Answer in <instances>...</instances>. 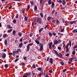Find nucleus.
I'll return each mask as SVG.
<instances>
[{
    "label": "nucleus",
    "mask_w": 77,
    "mask_h": 77,
    "mask_svg": "<svg viewBox=\"0 0 77 77\" xmlns=\"http://www.w3.org/2000/svg\"><path fill=\"white\" fill-rule=\"evenodd\" d=\"M54 51L55 53L57 54V55H58V56H59V57H62V54L60 53H59V54H60L59 55V54H58V53H57V51L55 50H54Z\"/></svg>",
    "instance_id": "nucleus-1"
},
{
    "label": "nucleus",
    "mask_w": 77,
    "mask_h": 77,
    "mask_svg": "<svg viewBox=\"0 0 77 77\" xmlns=\"http://www.w3.org/2000/svg\"><path fill=\"white\" fill-rule=\"evenodd\" d=\"M43 76H45V72H43L42 71L41 72H40L39 73V77H41L42 75H43Z\"/></svg>",
    "instance_id": "nucleus-2"
},
{
    "label": "nucleus",
    "mask_w": 77,
    "mask_h": 77,
    "mask_svg": "<svg viewBox=\"0 0 77 77\" xmlns=\"http://www.w3.org/2000/svg\"><path fill=\"white\" fill-rule=\"evenodd\" d=\"M37 22H38L39 24H41L42 23V20L40 18H38L37 19Z\"/></svg>",
    "instance_id": "nucleus-3"
},
{
    "label": "nucleus",
    "mask_w": 77,
    "mask_h": 77,
    "mask_svg": "<svg viewBox=\"0 0 77 77\" xmlns=\"http://www.w3.org/2000/svg\"><path fill=\"white\" fill-rule=\"evenodd\" d=\"M39 46H40L41 47L40 48V51H42V50H43V45L42 43H40Z\"/></svg>",
    "instance_id": "nucleus-4"
},
{
    "label": "nucleus",
    "mask_w": 77,
    "mask_h": 77,
    "mask_svg": "<svg viewBox=\"0 0 77 77\" xmlns=\"http://www.w3.org/2000/svg\"><path fill=\"white\" fill-rule=\"evenodd\" d=\"M18 53V51H13V56H15V53Z\"/></svg>",
    "instance_id": "nucleus-5"
},
{
    "label": "nucleus",
    "mask_w": 77,
    "mask_h": 77,
    "mask_svg": "<svg viewBox=\"0 0 77 77\" xmlns=\"http://www.w3.org/2000/svg\"><path fill=\"white\" fill-rule=\"evenodd\" d=\"M49 62L51 64L53 63V59L52 58H50L49 59Z\"/></svg>",
    "instance_id": "nucleus-6"
},
{
    "label": "nucleus",
    "mask_w": 77,
    "mask_h": 77,
    "mask_svg": "<svg viewBox=\"0 0 77 77\" xmlns=\"http://www.w3.org/2000/svg\"><path fill=\"white\" fill-rule=\"evenodd\" d=\"M6 55L5 54H4L2 55V58H5L6 57Z\"/></svg>",
    "instance_id": "nucleus-7"
},
{
    "label": "nucleus",
    "mask_w": 77,
    "mask_h": 77,
    "mask_svg": "<svg viewBox=\"0 0 77 77\" xmlns=\"http://www.w3.org/2000/svg\"><path fill=\"white\" fill-rule=\"evenodd\" d=\"M77 21H70V24H73L74 23H76Z\"/></svg>",
    "instance_id": "nucleus-8"
},
{
    "label": "nucleus",
    "mask_w": 77,
    "mask_h": 77,
    "mask_svg": "<svg viewBox=\"0 0 77 77\" xmlns=\"http://www.w3.org/2000/svg\"><path fill=\"white\" fill-rule=\"evenodd\" d=\"M31 74V73H27L25 74V75H26V76H29V75H30Z\"/></svg>",
    "instance_id": "nucleus-9"
},
{
    "label": "nucleus",
    "mask_w": 77,
    "mask_h": 77,
    "mask_svg": "<svg viewBox=\"0 0 77 77\" xmlns=\"http://www.w3.org/2000/svg\"><path fill=\"white\" fill-rule=\"evenodd\" d=\"M56 24L57 25H59V24H60V22L58 20H57L56 21Z\"/></svg>",
    "instance_id": "nucleus-10"
},
{
    "label": "nucleus",
    "mask_w": 77,
    "mask_h": 77,
    "mask_svg": "<svg viewBox=\"0 0 77 77\" xmlns=\"http://www.w3.org/2000/svg\"><path fill=\"white\" fill-rule=\"evenodd\" d=\"M7 27L9 29H12V26H11L10 25H8Z\"/></svg>",
    "instance_id": "nucleus-11"
},
{
    "label": "nucleus",
    "mask_w": 77,
    "mask_h": 77,
    "mask_svg": "<svg viewBox=\"0 0 77 77\" xmlns=\"http://www.w3.org/2000/svg\"><path fill=\"white\" fill-rule=\"evenodd\" d=\"M48 3L49 5H50L52 3V1L51 0H49L48 1Z\"/></svg>",
    "instance_id": "nucleus-12"
},
{
    "label": "nucleus",
    "mask_w": 77,
    "mask_h": 77,
    "mask_svg": "<svg viewBox=\"0 0 77 77\" xmlns=\"http://www.w3.org/2000/svg\"><path fill=\"white\" fill-rule=\"evenodd\" d=\"M18 35H19V36H20V37H21L22 35V33L19 32L18 33Z\"/></svg>",
    "instance_id": "nucleus-13"
},
{
    "label": "nucleus",
    "mask_w": 77,
    "mask_h": 77,
    "mask_svg": "<svg viewBox=\"0 0 77 77\" xmlns=\"http://www.w3.org/2000/svg\"><path fill=\"white\" fill-rule=\"evenodd\" d=\"M54 44L56 45V44H58V42L57 40H55L54 41Z\"/></svg>",
    "instance_id": "nucleus-14"
},
{
    "label": "nucleus",
    "mask_w": 77,
    "mask_h": 77,
    "mask_svg": "<svg viewBox=\"0 0 77 77\" xmlns=\"http://www.w3.org/2000/svg\"><path fill=\"white\" fill-rule=\"evenodd\" d=\"M16 32L15 31V30H14L13 31V32H12V35H15V34L16 33Z\"/></svg>",
    "instance_id": "nucleus-15"
},
{
    "label": "nucleus",
    "mask_w": 77,
    "mask_h": 77,
    "mask_svg": "<svg viewBox=\"0 0 77 77\" xmlns=\"http://www.w3.org/2000/svg\"><path fill=\"white\" fill-rule=\"evenodd\" d=\"M8 43V42H7V40H5L4 41V44L5 45H7V44Z\"/></svg>",
    "instance_id": "nucleus-16"
},
{
    "label": "nucleus",
    "mask_w": 77,
    "mask_h": 77,
    "mask_svg": "<svg viewBox=\"0 0 77 77\" xmlns=\"http://www.w3.org/2000/svg\"><path fill=\"white\" fill-rule=\"evenodd\" d=\"M23 43H20L19 45V47L20 48H21V47L23 46Z\"/></svg>",
    "instance_id": "nucleus-17"
},
{
    "label": "nucleus",
    "mask_w": 77,
    "mask_h": 77,
    "mask_svg": "<svg viewBox=\"0 0 77 77\" xmlns=\"http://www.w3.org/2000/svg\"><path fill=\"white\" fill-rule=\"evenodd\" d=\"M27 19H28V17L25 16L24 17V20H25V21H27Z\"/></svg>",
    "instance_id": "nucleus-18"
},
{
    "label": "nucleus",
    "mask_w": 77,
    "mask_h": 77,
    "mask_svg": "<svg viewBox=\"0 0 77 77\" xmlns=\"http://www.w3.org/2000/svg\"><path fill=\"white\" fill-rule=\"evenodd\" d=\"M30 49V47H29V46H28L27 47V50L28 51H29V49Z\"/></svg>",
    "instance_id": "nucleus-19"
},
{
    "label": "nucleus",
    "mask_w": 77,
    "mask_h": 77,
    "mask_svg": "<svg viewBox=\"0 0 77 77\" xmlns=\"http://www.w3.org/2000/svg\"><path fill=\"white\" fill-rule=\"evenodd\" d=\"M62 4L63 5V6H64V5H65V4L66 3V2H65V1H63L62 2Z\"/></svg>",
    "instance_id": "nucleus-20"
},
{
    "label": "nucleus",
    "mask_w": 77,
    "mask_h": 77,
    "mask_svg": "<svg viewBox=\"0 0 77 77\" xmlns=\"http://www.w3.org/2000/svg\"><path fill=\"white\" fill-rule=\"evenodd\" d=\"M48 34L50 36H53V34H52L51 32H49Z\"/></svg>",
    "instance_id": "nucleus-21"
},
{
    "label": "nucleus",
    "mask_w": 77,
    "mask_h": 77,
    "mask_svg": "<svg viewBox=\"0 0 77 77\" xmlns=\"http://www.w3.org/2000/svg\"><path fill=\"white\" fill-rule=\"evenodd\" d=\"M35 42H36V43L37 44H39V42L37 40H35Z\"/></svg>",
    "instance_id": "nucleus-22"
},
{
    "label": "nucleus",
    "mask_w": 77,
    "mask_h": 77,
    "mask_svg": "<svg viewBox=\"0 0 77 77\" xmlns=\"http://www.w3.org/2000/svg\"><path fill=\"white\" fill-rule=\"evenodd\" d=\"M54 3L53 2H52L51 5V7H52V8H54Z\"/></svg>",
    "instance_id": "nucleus-23"
},
{
    "label": "nucleus",
    "mask_w": 77,
    "mask_h": 77,
    "mask_svg": "<svg viewBox=\"0 0 77 77\" xmlns=\"http://www.w3.org/2000/svg\"><path fill=\"white\" fill-rule=\"evenodd\" d=\"M12 29H10L7 31V32L8 33H10V32H11V31H12Z\"/></svg>",
    "instance_id": "nucleus-24"
},
{
    "label": "nucleus",
    "mask_w": 77,
    "mask_h": 77,
    "mask_svg": "<svg viewBox=\"0 0 77 77\" xmlns=\"http://www.w3.org/2000/svg\"><path fill=\"white\" fill-rule=\"evenodd\" d=\"M72 62V60L71 59H70L69 61L68 62V63L70 64L71 62Z\"/></svg>",
    "instance_id": "nucleus-25"
},
{
    "label": "nucleus",
    "mask_w": 77,
    "mask_h": 77,
    "mask_svg": "<svg viewBox=\"0 0 77 77\" xmlns=\"http://www.w3.org/2000/svg\"><path fill=\"white\" fill-rule=\"evenodd\" d=\"M9 66V65L8 64H5V68H7Z\"/></svg>",
    "instance_id": "nucleus-26"
},
{
    "label": "nucleus",
    "mask_w": 77,
    "mask_h": 77,
    "mask_svg": "<svg viewBox=\"0 0 77 77\" xmlns=\"http://www.w3.org/2000/svg\"><path fill=\"white\" fill-rule=\"evenodd\" d=\"M42 30H43V28H42L41 29H40L39 30V32L41 33V32H42Z\"/></svg>",
    "instance_id": "nucleus-27"
},
{
    "label": "nucleus",
    "mask_w": 77,
    "mask_h": 77,
    "mask_svg": "<svg viewBox=\"0 0 77 77\" xmlns=\"http://www.w3.org/2000/svg\"><path fill=\"white\" fill-rule=\"evenodd\" d=\"M51 19V17H48L47 18L48 21H49V20H50Z\"/></svg>",
    "instance_id": "nucleus-28"
},
{
    "label": "nucleus",
    "mask_w": 77,
    "mask_h": 77,
    "mask_svg": "<svg viewBox=\"0 0 77 77\" xmlns=\"http://www.w3.org/2000/svg\"><path fill=\"white\" fill-rule=\"evenodd\" d=\"M48 27V25H45V27L44 28L45 30H46V29H47V28Z\"/></svg>",
    "instance_id": "nucleus-29"
},
{
    "label": "nucleus",
    "mask_w": 77,
    "mask_h": 77,
    "mask_svg": "<svg viewBox=\"0 0 77 77\" xmlns=\"http://www.w3.org/2000/svg\"><path fill=\"white\" fill-rule=\"evenodd\" d=\"M72 54H73V55H75V51H73L72 52Z\"/></svg>",
    "instance_id": "nucleus-30"
},
{
    "label": "nucleus",
    "mask_w": 77,
    "mask_h": 77,
    "mask_svg": "<svg viewBox=\"0 0 77 77\" xmlns=\"http://www.w3.org/2000/svg\"><path fill=\"white\" fill-rule=\"evenodd\" d=\"M30 9V6H29V5H28V7L27 8V11H28Z\"/></svg>",
    "instance_id": "nucleus-31"
},
{
    "label": "nucleus",
    "mask_w": 77,
    "mask_h": 77,
    "mask_svg": "<svg viewBox=\"0 0 77 77\" xmlns=\"http://www.w3.org/2000/svg\"><path fill=\"white\" fill-rule=\"evenodd\" d=\"M58 49L59 50H60V51H61L62 50V49H61V48L59 47H58Z\"/></svg>",
    "instance_id": "nucleus-32"
},
{
    "label": "nucleus",
    "mask_w": 77,
    "mask_h": 77,
    "mask_svg": "<svg viewBox=\"0 0 77 77\" xmlns=\"http://www.w3.org/2000/svg\"><path fill=\"white\" fill-rule=\"evenodd\" d=\"M34 9H35V11H37V6H35V7H34Z\"/></svg>",
    "instance_id": "nucleus-33"
},
{
    "label": "nucleus",
    "mask_w": 77,
    "mask_h": 77,
    "mask_svg": "<svg viewBox=\"0 0 77 77\" xmlns=\"http://www.w3.org/2000/svg\"><path fill=\"white\" fill-rule=\"evenodd\" d=\"M57 2H59V3H62V0H57Z\"/></svg>",
    "instance_id": "nucleus-34"
},
{
    "label": "nucleus",
    "mask_w": 77,
    "mask_h": 77,
    "mask_svg": "<svg viewBox=\"0 0 77 77\" xmlns=\"http://www.w3.org/2000/svg\"><path fill=\"white\" fill-rule=\"evenodd\" d=\"M66 48V51L67 53L68 52H69V49H68V48Z\"/></svg>",
    "instance_id": "nucleus-35"
},
{
    "label": "nucleus",
    "mask_w": 77,
    "mask_h": 77,
    "mask_svg": "<svg viewBox=\"0 0 77 77\" xmlns=\"http://www.w3.org/2000/svg\"><path fill=\"white\" fill-rule=\"evenodd\" d=\"M65 28H63V29L61 30V32H63L64 31V29Z\"/></svg>",
    "instance_id": "nucleus-36"
},
{
    "label": "nucleus",
    "mask_w": 77,
    "mask_h": 77,
    "mask_svg": "<svg viewBox=\"0 0 77 77\" xmlns=\"http://www.w3.org/2000/svg\"><path fill=\"white\" fill-rule=\"evenodd\" d=\"M58 42V44H60V42H61V40H59L57 41Z\"/></svg>",
    "instance_id": "nucleus-37"
},
{
    "label": "nucleus",
    "mask_w": 77,
    "mask_h": 77,
    "mask_svg": "<svg viewBox=\"0 0 77 77\" xmlns=\"http://www.w3.org/2000/svg\"><path fill=\"white\" fill-rule=\"evenodd\" d=\"M42 69L41 68H37L38 70V71H41Z\"/></svg>",
    "instance_id": "nucleus-38"
},
{
    "label": "nucleus",
    "mask_w": 77,
    "mask_h": 77,
    "mask_svg": "<svg viewBox=\"0 0 77 77\" xmlns=\"http://www.w3.org/2000/svg\"><path fill=\"white\" fill-rule=\"evenodd\" d=\"M33 68H36V66H35V64H34L32 66Z\"/></svg>",
    "instance_id": "nucleus-39"
},
{
    "label": "nucleus",
    "mask_w": 77,
    "mask_h": 77,
    "mask_svg": "<svg viewBox=\"0 0 77 77\" xmlns=\"http://www.w3.org/2000/svg\"><path fill=\"white\" fill-rule=\"evenodd\" d=\"M69 44H67L66 45V48H68V47H69Z\"/></svg>",
    "instance_id": "nucleus-40"
},
{
    "label": "nucleus",
    "mask_w": 77,
    "mask_h": 77,
    "mask_svg": "<svg viewBox=\"0 0 77 77\" xmlns=\"http://www.w3.org/2000/svg\"><path fill=\"white\" fill-rule=\"evenodd\" d=\"M17 51H19L20 52V53H21V50L20 49H17Z\"/></svg>",
    "instance_id": "nucleus-41"
},
{
    "label": "nucleus",
    "mask_w": 77,
    "mask_h": 77,
    "mask_svg": "<svg viewBox=\"0 0 77 77\" xmlns=\"http://www.w3.org/2000/svg\"><path fill=\"white\" fill-rule=\"evenodd\" d=\"M17 22V20H14L13 21V23H15Z\"/></svg>",
    "instance_id": "nucleus-42"
},
{
    "label": "nucleus",
    "mask_w": 77,
    "mask_h": 77,
    "mask_svg": "<svg viewBox=\"0 0 77 77\" xmlns=\"http://www.w3.org/2000/svg\"><path fill=\"white\" fill-rule=\"evenodd\" d=\"M53 35L54 36H56V34L54 32H53L52 33V35Z\"/></svg>",
    "instance_id": "nucleus-43"
},
{
    "label": "nucleus",
    "mask_w": 77,
    "mask_h": 77,
    "mask_svg": "<svg viewBox=\"0 0 77 77\" xmlns=\"http://www.w3.org/2000/svg\"><path fill=\"white\" fill-rule=\"evenodd\" d=\"M40 39H41V38H40V37H38L37 39V41H40Z\"/></svg>",
    "instance_id": "nucleus-44"
},
{
    "label": "nucleus",
    "mask_w": 77,
    "mask_h": 77,
    "mask_svg": "<svg viewBox=\"0 0 77 77\" xmlns=\"http://www.w3.org/2000/svg\"><path fill=\"white\" fill-rule=\"evenodd\" d=\"M66 71V69H64L63 70V72H65Z\"/></svg>",
    "instance_id": "nucleus-45"
},
{
    "label": "nucleus",
    "mask_w": 77,
    "mask_h": 77,
    "mask_svg": "<svg viewBox=\"0 0 77 77\" xmlns=\"http://www.w3.org/2000/svg\"><path fill=\"white\" fill-rule=\"evenodd\" d=\"M18 60H19V58H17L15 60V62H17V61Z\"/></svg>",
    "instance_id": "nucleus-46"
},
{
    "label": "nucleus",
    "mask_w": 77,
    "mask_h": 77,
    "mask_svg": "<svg viewBox=\"0 0 77 77\" xmlns=\"http://www.w3.org/2000/svg\"><path fill=\"white\" fill-rule=\"evenodd\" d=\"M18 16H19L18 14H17L16 15V17H15L16 18H18Z\"/></svg>",
    "instance_id": "nucleus-47"
},
{
    "label": "nucleus",
    "mask_w": 77,
    "mask_h": 77,
    "mask_svg": "<svg viewBox=\"0 0 77 77\" xmlns=\"http://www.w3.org/2000/svg\"><path fill=\"white\" fill-rule=\"evenodd\" d=\"M3 38H6V35L5 34L3 35Z\"/></svg>",
    "instance_id": "nucleus-48"
},
{
    "label": "nucleus",
    "mask_w": 77,
    "mask_h": 77,
    "mask_svg": "<svg viewBox=\"0 0 77 77\" xmlns=\"http://www.w3.org/2000/svg\"><path fill=\"white\" fill-rule=\"evenodd\" d=\"M40 15L41 16V17L42 18H43V14H42V13H40Z\"/></svg>",
    "instance_id": "nucleus-49"
},
{
    "label": "nucleus",
    "mask_w": 77,
    "mask_h": 77,
    "mask_svg": "<svg viewBox=\"0 0 77 77\" xmlns=\"http://www.w3.org/2000/svg\"><path fill=\"white\" fill-rule=\"evenodd\" d=\"M55 12V10H53V11H52V14H54V13Z\"/></svg>",
    "instance_id": "nucleus-50"
},
{
    "label": "nucleus",
    "mask_w": 77,
    "mask_h": 77,
    "mask_svg": "<svg viewBox=\"0 0 77 77\" xmlns=\"http://www.w3.org/2000/svg\"><path fill=\"white\" fill-rule=\"evenodd\" d=\"M74 67H72V68H71V71H74Z\"/></svg>",
    "instance_id": "nucleus-51"
},
{
    "label": "nucleus",
    "mask_w": 77,
    "mask_h": 77,
    "mask_svg": "<svg viewBox=\"0 0 77 77\" xmlns=\"http://www.w3.org/2000/svg\"><path fill=\"white\" fill-rule=\"evenodd\" d=\"M60 63L62 65H64V63L63 62H61Z\"/></svg>",
    "instance_id": "nucleus-52"
},
{
    "label": "nucleus",
    "mask_w": 77,
    "mask_h": 77,
    "mask_svg": "<svg viewBox=\"0 0 77 77\" xmlns=\"http://www.w3.org/2000/svg\"><path fill=\"white\" fill-rule=\"evenodd\" d=\"M30 3H31L32 5H33V3L34 2H30Z\"/></svg>",
    "instance_id": "nucleus-53"
},
{
    "label": "nucleus",
    "mask_w": 77,
    "mask_h": 77,
    "mask_svg": "<svg viewBox=\"0 0 77 77\" xmlns=\"http://www.w3.org/2000/svg\"><path fill=\"white\" fill-rule=\"evenodd\" d=\"M12 6H9L8 8V9H11L12 8Z\"/></svg>",
    "instance_id": "nucleus-54"
},
{
    "label": "nucleus",
    "mask_w": 77,
    "mask_h": 77,
    "mask_svg": "<svg viewBox=\"0 0 77 77\" xmlns=\"http://www.w3.org/2000/svg\"><path fill=\"white\" fill-rule=\"evenodd\" d=\"M27 43H28V42L26 41L24 42V44H27Z\"/></svg>",
    "instance_id": "nucleus-55"
},
{
    "label": "nucleus",
    "mask_w": 77,
    "mask_h": 77,
    "mask_svg": "<svg viewBox=\"0 0 77 77\" xmlns=\"http://www.w3.org/2000/svg\"><path fill=\"white\" fill-rule=\"evenodd\" d=\"M49 45H51L52 46V45H53V43L52 42H51L50 44Z\"/></svg>",
    "instance_id": "nucleus-56"
},
{
    "label": "nucleus",
    "mask_w": 77,
    "mask_h": 77,
    "mask_svg": "<svg viewBox=\"0 0 77 77\" xmlns=\"http://www.w3.org/2000/svg\"><path fill=\"white\" fill-rule=\"evenodd\" d=\"M32 43H30L28 45V46H32Z\"/></svg>",
    "instance_id": "nucleus-57"
},
{
    "label": "nucleus",
    "mask_w": 77,
    "mask_h": 77,
    "mask_svg": "<svg viewBox=\"0 0 77 77\" xmlns=\"http://www.w3.org/2000/svg\"><path fill=\"white\" fill-rule=\"evenodd\" d=\"M49 72L50 73H52V72H53V71H52V70H49Z\"/></svg>",
    "instance_id": "nucleus-58"
},
{
    "label": "nucleus",
    "mask_w": 77,
    "mask_h": 77,
    "mask_svg": "<svg viewBox=\"0 0 77 77\" xmlns=\"http://www.w3.org/2000/svg\"><path fill=\"white\" fill-rule=\"evenodd\" d=\"M49 59H50V57H48L47 59V61H48V60H49Z\"/></svg>",
    "instance_id": "nucleus-59"
},
{
    "label": "nucleus",
    "mask_w": 77,
    "mask_h": 77,
    "mask_svg": "<svg viewBox=\"0 0 77 77\" xmlns=\"http://www.w3.org/2000/svg\"><path fill=\"white\" fill-rule=\"evenodd\" d=\"M49 48L50 49H51V45H49Z\"/></svg>",
    "instance_id": "nucleus-60"
},
{
    "label": "nucleus",
    "mask_w": 77,
    "mask_h": 77,
    "mask_svg": "<svg viewBox=\"0 0 77 77\" xmlns=\"http://www.w3.org/2000/svg\"><path fill=\"white\" fill-rule=\"evenodd\" d=\"M20 42H22L23 41V38H21L20 39Z\"/></svg>",
    "instance_id": "nucleus-61"
},
{
    "label": "nucleus",
    "mask_w": 77,
    "mask_h": 77,
    "mask_svg": "<svg viewBox=\"0 0 77 77\" xmlns=\"http://www.w3.org/2000/svg\"><path fill=\"white\" fill-rule=\"evenodd\" d=\"M35 48L36 49H37V50H38V49H39V47H38V46H36L35 47Z\"/></svg>",
    "instance_id": "nucleus-62"
},
{
    "label": "nucleus",
    "mask_w": 77,
    "mask_h": 77,
    "mask_svg": "<svg viewBox=\"0 0 77 77\" xmlns=\"http://www.w3.org/2000/svg\"><path fill=\"white\" fill-rule=\"evenodd\" d=\"M77 48V45H75L73 47V48Z\"/></svg>",
    "instance_id": "nucleus-63"
},
{
    "label": "nucleus",
    "mask_w": 77,
    "mask_h": 77,
    "mask_svg": "<svg viewBox=\"0 0 77 77\" xmlns=\"http://www.w3.org/2000/svg\"><path fill=\"white\" fill-rule=\"evenodd\" d=\"M48 77V74H47L45 75V77Z\"/></svg>",
    "instance_id": "nucleus-64"
}]
</instances>
